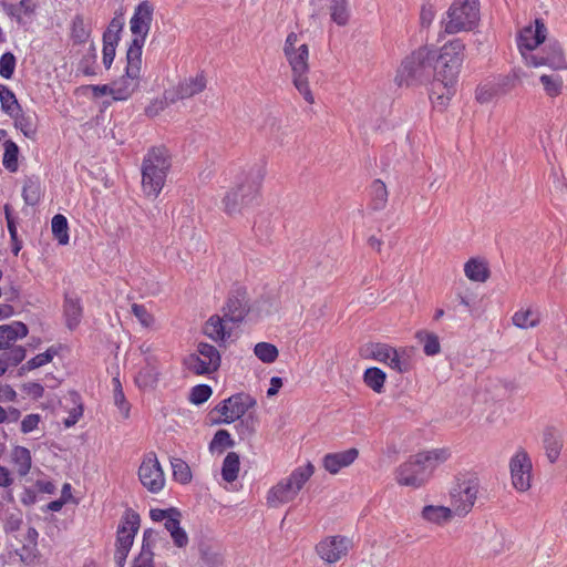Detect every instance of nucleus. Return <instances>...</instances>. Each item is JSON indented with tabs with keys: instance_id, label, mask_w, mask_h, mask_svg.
<instances>
[{
	"instance_id": "64",
	"label": "nucleus",
	"mask_w": 567,
	"mask_h": 567,
	"mask_svg": "<svg viewBox=\"0 0 567 567\" xmlns=\"http://www.w3.org/2000/svg\"><path fill=\"white\" fill-rule=\"evenodd\" d=\"M23 391L33 399L38 400L43 396L44 388L38 382H28L23 384Z\"/></svg>"
},
{
	"instance_id": "51",
	"label": "nucleus",
	"mask_w": 567,
	"mask_h": 567,
	"mask_svg": "<svg viewBox=\"0 0 567 567\" xmlns=\"http://www.w3.org/2000/svg\"><path fill=\"white\" fill-rule=\"evenodd\" d=\"M17 59L13 53L6 52L0 58V75L7 80L11 79L16 70Z\"/></svg>"
},
{
	"instance_id": "42",
	"label": "nucleus",
	"mask_w": 567,
	"mask_h": 567,
	"mask_svg": "<svg viewBox=\"0 0 567 567\" xmlns=\"http://www.w3.org/2000/svg\"><path fill=\"white\" fill-rule=\"evenodd\" d=\"M52 233L54 238L60 245H66L69 243V226L68 219L61 214L53 216L51 221Z\"/></svg>"
},
{
	"instance_id": "4",
	"label": "nucleus",
	"mask_w": 567,
	"mask_h": 567,
	"mask_svg": "<svg viewBox=\"0 0 567 567\" xmlns=\"http://www.w3.org/2000/svg\"><path fill=\"white\" fill-rule=\"evenodd\" d=\"M432 75L433 50L423 47L404 59L398 71L395 81L400 86H410L426 82Z\"/></svg>"
},
{
	"instance_id": "5",
	"label": "nucleus",
	"mask_w": 567,
	"mask_h": 567,
	"mask_svg": "<svg viewBox=\"0 0 567 567\" xmlns=\"http://www.w3.org/2000/svg\"><path fill=\"white\" fill-rule=\"evenodd\" d=\"M480 21L478 0H454L442 24L444 32L455 34L473 30Z\"/></svg>"
},
{
	"instance_id": "7",
	"label": "nucleus",
	"mask_w": 567,
	"mask_h": 567,
	"mask_svg": "<svg viewBox=\"0 0 567 567\" xmlns=\"http://www.w3.org/2000/svg\"><path fill=\"white\" fill-rule=\"evenodd\" d=\"M138 44L126 52L125 74L112 83V96L115 101H125L138 89L141 79L142 55Z\"/></svg>"
},
{
	"instance_id": "17",
	"label": "nucleus",
	"mask_w": 567,
	"mask_h": 567,
	"mask_svg": "<svg viewBox=\"0 0 567 567\" xmlns=\"http://www.w3.org/2000/svg\"><path fill=\"white\" fill-rule=\"evenodd\" d=\"M249 311L247 290L243 287L234 288L223 307L224 319L233 323H239Z\"/></svg>"
},
{
	"instance_id": "50",
	"label": "nucleus",
	"mask_w": 567,
	"mask_h": 567,
	"mask_svg": "<svg viewBox=\"0 0 567 567\" xmlns=\"http://www.w3.org/2000/svg\"><path fill=\"white\" fill-rule=\"evenodd\" d=\"M513 323L518 328L527 329L535 327L538 320L530 310H519L513 316Z\"/></svg>"
},
{
	"instance_id": "32",
	"label": "nucleus",
	"mask_w": 567,
	"mask_h": 567,
	"mask_svg": "<svg viewBox=\"0 0 567 567\" xmlns=\"http://www.w3.org/2000/svg\"><path fill=\"white\" fill-rule=\"evenodd\" d=\"M330 17L338 25H346L349 22L350 10L348 0H328Z\"/></svg>"
},
{
	"instance_id": "23",
	"label": "nucleus",
	"mask_w": 567,
	"mask_h": 567,
	"mask_svg": "<svg viewBox=\"0 0 567 567\" xmlns=\"http://www.w3.org/2000/svg\"><path fill=\"white\" fill-rule=\"evenodd\" d=\"M28 327L21 321L0 326V350L10 349L18 340L28 336Z\"/></svg>"
},
{
	"instance_id": "8",
	"label": "nucleus",
	"mask_w": 567,
	"mask_h": 567,
	"mask_svg": "<svg viewBox=\"0 0 567 567\" xmlns=\"http://www.w3.org/2000/svg\"><path fill=\"white\" fill-rule=\"evenodd\" d=\"M361 355L384 363L399 373H404L410 369L406 351L404 349L398 350L386 343H367L361 348Z\"/></svg>"
},
{
	"instance_id": "41",
	"label": "nucleus",
	"mask_w": 567,
	"mask_h": 567,
	"mask_svg": "<svg viewBox=\"0 0 567 567\" xmlns=\"http://www.w3.org/2000/svg\"><path fill=\"white\" fill-rule=\"evenodd\" d=\"M235 441L231 439L227 430H218L209 443L212 453L221 454L226 449L234 447Z\"/></svg>"
},
{
	"instance_id": "28",
	"label": "nucleus",
	"mask_w": 567,
	"mask_h": 567,
	"mask_svg": "<svg viewBox=\"0 0 567 567\" xmlns=\"http://www.w3.org/2000/svg\"><path fill=\"white\" fill-rule=\"evenodd\" d=\"M226 320L215 315L212 316L204 327V333L214 341H224L230 337V331L226 330Z\"/></svg>"
},
{
	"instance_id": "58",
	"label": "nucleus",
	"mask_w": 567,
	"mask_h": 567,
	"mask_svg": "<svg viewBox=\"0 0 567 567\" xmlns=\"http://www.w3.org/2000/svg\"><path fill=\"white\" fill-rule=\"evenodd\" d=\"M25 358V349L21 346L10 347V351L4 353V360L11 365H18Z\"/></svg>"
},
{
	"instance_id": "12",
	"label": "nucleus",
	"mask_w": 567,
	"mask_h": 567,
	"mask_svg": "<svg viewBox=\"0 0 567 567\" xmlns=\"http://www.w3.org/2000/svg\"><path fill=\"white\" fill-rule=\"evenodd\" d=\"M256 405V400L247 393H236L223 400L215 410L220 413L224 419L217 423L230 424L236 420H240L246 412Z\"/></svg>"
},
{
	"instance_id": "19",
	"label": "nucleus",
	"mask_w": 567,
	"mask_h": 567,
	"mask_svg": "<svg viewBox=\"0 0 567 567\" xmlns=\"http://www.w3.org/2000/svg\"><path fill=\"white\" fill-rule=\"evenodd\" d=\"M548 52L545 56H538L534 53H524L525 63L528 66L548 65L551 69L559 70L566 66L564 53L557 41H550L547 44Z\"/></svg>"
},
{
	"instance_id": "59",
	"label": "nucleus",
	"mask_w": 567,
	"mask_h": 567,
	"mask_svg": "<svg viewBox=\"0 0 567 567\" xmlns=\"http://www.w3.org/2000/svg\"><path fill=\"white\" fill-rule=\"evenodd\" d=\"M117 43L118 42L103 41V64L107 70L114 61Z\"/></svg>"
},
{
	"instance_id": "20",
	"label": "nucleus",
	"mask_w": 567,
	"mask_h": 567,
	"mask_svg": "<svg viewBox=\"0 0 567 567\" xmlns=\"http://www.w3.org/2000/svg\"><path fill=\"white\" fill-rule=\"evenodd\" d=\"M547 34V28L542 19L535 20V28L525 27L518 37V49L524 58V53H533V51L542 44Z\"/></svg>"
},
{
	"instance_id": "24",
	"label": "nucleus",
	"mask_w": 567,
	"mask_h": 567,
	"mask_svg": "<svg viewBox=\"0 0 567 567\" xmlns=\"http://www.w3.org/2000/svg\"><path fill=\"white\" fill-rule=\"evenodd\" d=\"M285 55L291 66L292 76L308 74L309 50L307 44L299 45L296 51L286 50Z\"/></svg>"
},
{
	"instance_id": "29",
	"label": "nucleus",
	"mask_w": 567,
	"mask_h": 567,
	"mask_svg": "<svg viewBox=\"0 0 567 567\" xmlns=\"http://www.w3.org/2000/svg\"><path fill=\"white\" fill-rule=\"evenodd\" d=\"M543 443L548 461L550 463H555L560 455L563 446L559 435L554 429H546L544 432Z\"/></svg>"
},
{
	"instance_id": "48",
	"label": "nucleus",
	"mask_w": 567,
	"mask_h": 567,
	"mask_svg": "<svg viewBox=\"0 0 567 567\" xmlns=\"http://www.w3.org/2000/svg\"><path fill=\"white\" fill-rule=\"evenodd\" d=\"M71 34L74 43L81 44L87 41L90 37V30L87 29L81 16H76L73 19Z\"/></svg>"
},
{
	"instance_id": "6",
	"label": "nucleus",
	"mask_w": 567,
	"mask_h": 567,
	"mask_svg": "<svg viewBox=\"0 0 567 567\" xmlns=\"http://www.w3.org/2000/svg\"><path fill=\"white\" fill-rule=\"evenodd\" d=\"M313 472L315 467L311 463L296 468L289 477L280 481L269 491L267 497L269 506L277 507L295 499Z\"/></svg>"
},
{
	"instance_id": "47",
	"label": "nucleus",
	"mask_w": 567,
	"mask_h": 567,
	"mask_svg": "<svg viewBox=\"0 0 567 567\" xmlns=\"http://www.w3.org/2000/svg\"><path fill=\"white\" fill-rule=\"evenodd\" d=\"M55 354L56 350L53 347H51L45 352L39 353L32 359H30L25 364L22 365L21 370L31 371L42 365H45L47 363L52 361Z\"/></svg>"
},
{
	"instance_id": "2",
	"label": "nucleus",
	"mask_w": 567,
	"mask_h": 567,
	"mask_svg": "<svg viewBox=\"0 0 567 567\" xmlns=\"http://www.w3.org/2000/svg\"><path fill=\"white\" fill-rule=\"evenodd\" d=\"M265 174L266 162L264 159L254 163L248 171H245L238 178L236 188H233L224 197L225 212L231 215L251 205L258 196Z\"/></svg>"
},
{
	"instance_id": "56",
	"label": "nucleus",
	"mask_w": 567,
	"mask_h": 567,
	"mask_svg": "<svg viewBox=\"0 0 567 567\" xmlns=\"http://www.w3.org/2000/svg\"><path fill=\"white\" fill-rule=\"evenodd\" d=\"M200 557L202 560L208 566V567H217L221 565L223 557L219 553L215 551L209 546L202 545L200 548Z\"/></svg>"
},
{
	"instance_id": "55",
	"label": "nucleus",
	"mask_w": 567,
	"mask_h": 567,
	"mask_svg": "<svg viewBox=\"0 0 567 567\" xmlns=\"http://www.w3.org/2000/svg\"><path fill=\"white\" fill-rule=\"evenodd\" d=\"M158 381V373L154 368H146L140 371L136 382L141 388H153Z\"/></svg>"
},
{
	"instance_id": "52",
	"label": "nucleus",
	"mask_w": 567,
	"mask_h": 567,
	"mask_svg": "<svg viewBox=\"0 0 567 567\" xmlns=\"http://www.w3.org/2000/svg\"><path fill=\"white\" fill-rule=\"evenodd\" d=\"M123 25L124 22L122 17L113 18L103 33V41L118 42Z\"/></svg>"
},
{
	"instance_id": "43",
	"label": "nucleus",
	"mask_w": 567,
	"mask_h": 567,
	"mask_svg": "<svg viewBox=\"0 0 567 567\" xmlns=\"http://www.w3.org/2000/svg\"><path fill=\"white\" fill-rule=\"evenodd\" d=\"M372 207L375 210L383 209L388 202V189L381 179H375L371 184Z\"/></svg>"
},
{
	"instance_id": "63",
	"label": "nucleus",
	"mask_w": 567,
	"mask_h": 567,
	"mask_svg": "<svg viewBox=\"0 0 567 567\" xmlns=\"http://www.w3.org/2000/svg\"><path fill=\"white\" fill-rule=\"evenodd\" d=\"M132 312L141 321L142 324L148 326L152 321V316L148 313L143 305L134 303L132 306Z\"/></svg>"
},
{
	"instance_id": "10",
	"label": "nucleus",
	"mask_w": 567,
	"mask_h": 567,
	"mask_svg": "<svg viewBox=\"0 0 567 567\" xmlns=\"http://www.w3.org/2000/svg\"><path fill=\"white\" fill-rule=\"evenodd\" d=\"M137 474L141 484L152 494L159 493L165 486V474L154 452L144 455Z\"/></svg>"
},
{
	"instance_id": "30",
	"label": "nucleus",
	"mask_w": 567,
	"mask_h": 567,
	"mask_svg": "<svg viewBox=\"0 0 567 567\" xmlns=\"http://www.w3.org/2000/svg\"><path fill=\"white\" fill-rule=\"evenodd\" d=\"M417 462H423L426 466H429L430 474H432L433 470L441 463L445 462L451 453L449 449H434L426 452L417 453Z\"/></svg>"
},
{
	"instance_id": "15",
	"label": "nucleus",
	"mask_w": 567,
	"mask_h": 567,
	"mask_svg": "<svg viewBox=\"0 0 567 567\" xmlns=\"http://www.w3.org/2000/svg\"><path fill=\"white\" fill-rule=\"evenodd\" d=\"M431 476L429 466L417 462V455L401 464L396 470V481L400 485L419 487Z\"/></svg>"
},
{
	"instance_id": "45",
	"label": "nucleus",
	"mask_w": 567,
	"mask_h": 567,
	"mask_svg": "<svg viewBox=\"0 0 567 567\" xmlns=\"http://www.w3.org/2000/svg\"><path fill=\"white\" fill-rule=\"evenodd\" d=\"M171 465L173 470V476L177 482L182 484H187L190 482L192 473L186 462H184L182 458L173 457L171 460Z\"/></svg>"
},
{
	"instance_id": "14",
	"label": "nucleus",
	"mask_w": 567,
	"mask_h": 567,
	"mask_svg": "<svg viewBox=\"0 0 567 567\" xmlns=\"http://www.w3.org/2000/svg\"><path fill=\"white\" fill-rule=\"evenodd\" d=\"M352 542L342 535L327 536L316 545L317 555L327 564H334L348 555Z\"/></svg>"
},
{
	"instance_id": "46",
	"label": "nucleus",
	"mask_w": 567,
	"mask_h": 567,
	"mask_svg": "<svg viewBox=\"0 0 567 567\" xmlns=\"http://www.w3.org/2000/svg\"><path fill=\"white\" fill-rule=\"evenodd\" d=\"M256 357L265 363H272L278 358V349L268 342H259L255 346Z\"/></svg>"
},
{
	"instance_id": "60",
	"label": "nucleus",
	"mask_w": 567,
	"mask_h": 567,
	"mask_svg": "<svg viewBox=\"0 0 567 567\" xmlns=\"http://www.w3.org/2000/svg\"><path fill=\"white\" fill-rule=\"evenodd\" d=\"M40 415L39 414H28L24 416V419L21 422V432L23 434H28L35 430L40 423Z\"/></svg>"
},
{
	"instance_id": "31",
	"label": "nucleus",
	"mask_w": 567,
	"mask_h": 567,
	"mask_svg": "<svg viewBox=\"0 0 567 567\" xmlns=\"http://www.w3.org/2000/svg\"><path fill=\"white\" fill-rule=\"evenodd\" d=\"M206 87V80L203 75L190 78L178 85L177 96L179 99H188L200 93Z\"/></svg>"
},
{
	"instance_id": "25",
	"label": "nucleus",
	"mask_w": 567,
	"mask_h": 567,
	"mask_svg": "<svg viewBox=\"0 0 567 567\" xmlns=\"http://www.w3.org/2000/svg\"><path fill=\"white\" fill-rule=\"evenodd\" d=\"M505 537L495 529H488L480 544V550L484 556H495L505 550Z\"/></svg>"
},
{
	"instance_id": "38",
	"label": "nucleus",
	"mask_w": 567,
	"mask_h": 567,
	"mask_svg": "<svg viewBox=\"0 0 567 567\" xmlns=\"http://www.w3.org/2000/svg\"><path fill=\"white\" fill-rule=\"evenodd\" d=\"M464 272L470 280L484 282L489 276L487 266L476 259H470L464 266Z\"/></svg>"
},
{
	"instance_id": "13",
	"label": "nucleus",
	"mask_w": 567,
	"mask_h": 567,
	"mask_svg": "<svg viewBox=\"0 0 567 567\" xmlns=\"http://www.w3.org/2000/svg\"><path fill=\"white\" fill-rule=\"evenodd\" d=\"M154 8L148 1H142L134 11L133 17L130 21L131 32L134 34L132 43L128 48H134L135 42L138 44V52L142 55V49L145 43V39L151 29L153 21Z\"/></svg>"
},
{
	"instance_id": "21",
	"label": "nucleus",
	"mask_w": 567,
	"mask_h": 567,
	"mask_svg": "<svg viewBox=\"0 0 567 567\" xmlns=\"http://www.w3.org/2000/svg\"><path fill=\"white\" fill-rule=\"evenodd\" d=\"M164 540L162 532L147 528L143 533V543L133 567H154V551L156 543Z\"/></svg>"
},
{
	"instance_id": "11",
	"label": "nucleus",
	"mask_w": 567,
	"mask_h": 567,
	"mask_svg": "<svg viewBox=\"0 0 567 567\" xmlns=\"http://www.w3.org/2000/svg\"><path fill=\"white\" fill-rule=\"evenodd\" d=\"M480 488L476 477L458 480L451 492L453 511L458 516L466 515L473 507Z\"/></svg>"
},
{
	"instance_id": "33",
	"label": "nucleus",
	"mask_w": 567,
	"mask_h": 567,
	"mask_svg": "<svg viewBox=\"0 0 567 567\" xmlns=\"http://www.w3.org/2000/svg\"><path fill=\"white\" fill-rule=\"evenodd\" d=\"M42 195L41 183L37 177H28L22 188V197L27 205L34 206Z\"/></svg>"
},
{
	"instance_id": "40",
	"label": "nucleus",
	"mask_w": 567,
	"mask_h": 567,
	"mask_svg": "<svg viewBox=\"0 0 567 567\" xmlns=\"http://www.w3.org/2000/svg\"><path fill=\"white\" fill-rule=\"evenodd\" d=\"M416 339L423 344V351L426 355H436L441 351L439 337L426 330L417 331Z\"/></svg>"
},
{
	"instance_id": "49",
	"label": "nucleus",
	"mask_w": 567,
	"mask_h": 567,
	"mask_svg": "<svg viewBox=\"0 0 567 567\" xmlns=\"http://www.w3.org/2000/svg\"><path fill=\"white\" fill-rule=\"evenodd\" d=\"M213 394V390L207 384H198L192 388L189 393V401L195 404L199 405L205 403Z\"/></svg>"
},
{
	"instance_id": "22",
	"label": "nucleus",
	"mask_w": 567,
	"mask_h": 567,
	"mask_svg": "<svg viewBox=\"0 0 567 567\" xmlns=\"http://www.w3.org/2000/svg\"><path fill=\"white\" fill-rule=\"evenodd\" d=\"M358 455L359 451L354 447L338 453H329L323 457V466L329 473L337 474L341 468L351 465Z\"/></svg>"
},
{
	"instance_id": "44",
	"label": "nucleus",
	"mask_w": 567,
	"mask_h": 567,
	"mask_svg": "<svg viewBox=\"0 0 567 567\" xmlns=\"http://www.w3.org/2000/svg\"><path fill=\"white\" fill-rule=\"evenodd\" d=\"M18 145L11 140L6 141L2 164L11 173L17 172L18 169Z\"/></svg>"
},
{
	"instance_id": "53",
	"label": "nucleus",
	"mask_w": 567,
	"mask_h": 567,
	"mask_svg": "<svg viewBox=\"0 0 567 567\" xmlns=\"http://www.w3.org/2000/svg\"><path fill=\"white\" fill-rule=\"evenodd\" d=\"M540 82L549 96H556L561 91L563 81L558 75H542Z\"/></svg>"
},
{
	"instance_id": "36",
	"label": "nucleus",
	"mask_w": 567,
	"mask_h": 567,
	"mask_svg": "<svg viewBox=\"0 0 567 567\" xmlns=\"http://www.w3.org/2000/svg\"><path fill=\"white\" fill-rule=\"evenodd\" d=\"M0 103L1 111L8 116L14 115L13 113L16 111H21L22 107L18 102L13 91L4 84H0Z\"/></svg>"
},
{
	"instance_id": "57",
	"label": "nucleus",
	"mask_w": 567,
	"mask_h": 567,
	"mask_svg": "<svg viewBox=\"0 0 567 567\" xmlns=\"http://www.w3.org/2000/svg\"><path fill=\"white\" fill-rule=\"evenodd\" d=\"M95 60H96L95 47H94V44H91L90 55L84 56L80 62V69L83 72V74H85L87 76L96 75V70L94 66Z\"/></svg>"
},
{
	"instance_id": "16",
	"label": "nucleus",
	"mask_w": 567,
	"mask_h": 567,
	"mask_svg": "<svg viewBox=\"0 0 567 567\" xmlns=\"http://www.w3.org/2000/svg\"><path fill=\"white\" fill-rule=\"evenodd\" d=\"M532 467V461L524 450L517 451L511 458L512 483L517 491L525 492L530 487Z\"/></svg>"
},
{
	"instance_id": "27",
	"label": "nucleus",
	"mask_w": 567,
	"mask_h": 567,
	"mask_svg": "<svg viewBox=\"0 0 567 567\" xmlns=\"http://www.w3.org/2000/svg\"><path fill=\"white\" fill-rule=\"evenodd\" d=\"M64 316L69 329L72 330L79 326L82 318V306L78 297L65 295Z\"/></svg>"
},
{
	"instance_id": "54",
	"label": "nucleus",
	"mask_w": 567,
	"mask_h": 567,
	"mask_svg": "<svg viewBox=\"0 0 567 567\" xmlns=\"http://www.w3.org/2000/svg\"><path fill=\"white\" fill-rule=\"evenodd\" d=\"M292 81H293V85L299 91V93L302 94L303 99L308 103L312 104L315 102V97L309 87L307 74L292 76Z\"/></svg>"
},
{
	"instance_id": "18",
	"label": "nucleus",
	"mask_w": 567,
	"mask_h": 567,
	"mask_svg": "<svg viewBox=\"0 0 567 567\" xmlns=\"http://www.w3.org/2000/svg\"><path fill=\"white\" fill-rule=\"evenodd\" d=\"M140 515L131 508L124 512L116 533V547L131 550L140 528Z\"/></svg>"
},
{
	"instance_id": "34",
	"label": "nucleus",
	"mask_w": 567,
	"mask_h": 567,
	"mask_svg": "<svg viewBox=\"0 0 567 567\" xmlns=\"http://www.w3.org/2000/svg\"><path fill=\"white\" fill-rule=\"evenodd\" d=\"M240 467L239 455L236 452H229L224 458L221 466V477L227 483L237 480Z\"/></svg>"
},
{
	"instance_id": "26",
	"label": "nucleus",
	"mask_w": 567,
	"mask_h": 567,
	"mask_svg": "<svg viewBox=\"0 0 567 567\" xmlns=\"http://www.w3.org/2000/svg\"><path fill=\"white\" fill-rule=\"evenodd\" d=\"M13 114L10 117L13 120L14 127L20 130L25 137L33 140L37 135L35 115L25 113L22 109Z\"/></svg>"
},
{
	"instance_id": "62",
	"label": "nucleus",
	"mask_w": 567,
	"mask_h": 567,
	"mask_svg": "<svg viewBox=\"0 0 567 567\" xmlns=\"http://www.w3.org/2000/svg\"><path fill=\"white\" fill-rule=\"evenodd\" d=\"M236 429L241 437L250 436L255 432L252 417H241Z\"/></svg>"
},
{
	"instance_id": "39",
	"label": "nucleus",
	"mask_w": 567,
	"mask_h": 567,
	"mask_svg": "<svg viewBox=\"0 0 567 567\" xmlns=\"http://www.w3.org/2000/svg\"><path fill=\"white\" fill-rule=\"evenodd\" d=\"M386 374L379 368H369L363 374L365 384L377 393H382Z\"/></svg>"
},
{
	"instance_id": "37",
	"label": "nucleus",
	"mask_w": 567,
	"mask_h": 567,
	"mask_svg": "<svg viewBox=\"0 0 567 567\" xmlns=\"http://www.w3.org/2000/svg\"><path fill=\"white\" fill-rule=\"evenodd\" d=\"M422 517L435 524H443L451 519L452 509L445 506L427 505L423 507Z\"/></svg>"
},
{
	"instance_id": "3",
	"label": "nucleus",
	"mask_w": 567,
	"mask_h": 567,
	"mask_svg": "<svg viewBox=\"0 0 567 567\" xmlns=\"http://www.w3.org/2000/svg\"><path fill=\"white\" fill-rule=\"evenodd\" d=\"M171 155L166 147L148 150L142 163V188L146 196L157 197L171 168Z\"/></svg>"
},
{
	"instance_id": "9",
	"label": "nucleus",
	"mask_w": 567,
	"mask_h": 567,
	"mask_svg": "<svg viewBox=\"0 0 567 567\" xmlns=\"http://www.w3.org/2000/svg\"><path fill=\"white\" fill-rule=\"evenodd\" d=\"M185 364L197 375L210 374L220 367V354L214 346L199 342L196 353L189 354L185 359Z\"/></svg>"
},
{
	"instance_id": "35",
	"label": "nucleus",
	"mask_w": 567,
	"mask_h": 567,
	"mask_svg": "<svg viewBox=\"0 0 567 567\" xmlns=\"http://www.w3.org/2000/svg\"><path fill=\"white\" fill-rule=\"evenodd\" d=\"M12 462L17 466L18 474L25 476L31 468V453L27 447L16 446L11 453Z\"/></svg>"
},
{
	"instance_id": "61",
	"label": "nucleus",
	"mask_w": 567,
	"mask_h": 567,
	"mask_svg": "<svg viewBox=\"0 0 567 567\" xmlns=\"http://www.w3.org/2000/svg\"><path fill=\"white\" fill-rule=\"evenodd\" d=\"M435 17V10L429 2L424 3L420 12V21L422 27H430Z\"/></svg>"
},
{
	"instance_id": "1",
	"label": "nucleus",
	"mask_w": 567,
	"mask_h": 567,
	"mask_svg": "<svg viewBox=\"0 0 567 567\" xmlns=\"http://www.w3.org/2000/svg\"><path fill=\"white\" fill-rule=\"evenodd\" d=\"M465 44L461 39L445 43L440 51L433 50V83L430 99L434 107L444 110L456 92Z\"/></svg>"
}]
</instances>
